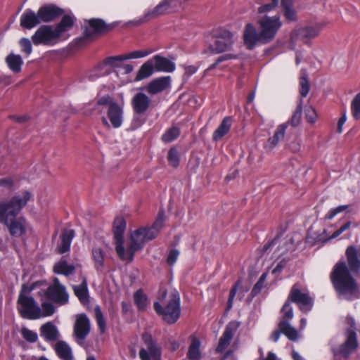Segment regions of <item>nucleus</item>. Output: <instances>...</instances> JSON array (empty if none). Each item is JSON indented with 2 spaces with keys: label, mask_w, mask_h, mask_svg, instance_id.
<instances>
[{
  "label": "nucleus",
  "mask_w": 360,
  "mask_h": 360,
  "mask_svg": "<svg viewBox=\"0 0 360 360\" xmlns=\"http://www.w3.org/2000/svg\"><path fill=\"white\" fill-rule=\"evenodd\" d=\"M345 261L338 262L330 274L331 283L339 295H354L358 292L357 283L352 273H359L360 270V248L349 246L346 249Z\"/></svg>",
  "instance_id": "obj_1"
},
{
  "label": "nucleus",
  "mask_w": 360,
  "mask_h": 360,
  "mask_svg": "<svg viewBox=\"0 0 360 360\" xmlns=\"http://www.w3.org/2000/svg\"><path fill=\"white\" fill-rule=\"evenodd\" d=\"M31 198L29 191L22 192V197L15 195L9 200L0 202V222L8 228L13 237H20L26 232V220L23 217H17Z\"/></svg>",
  "instance_id": "obj_2"
},
{
  "label": "nucleus",
  "mask_w": 360,
  "mask_h": 360,
  "mask_svg": "<svg viewBox=\"0 0 360 360\" xmlns=\"http://www.w3.org/2000/svg\"><path fill=\"white\" fill-rule=\"evenodd\" d=\"M259 32L251 23L246 25L243 32L244 44L249 50L253 49L257 44H266L275 38L282 27L279 15L269 16L264 15L257 20Z\"/></svg>",
  "instance_id": "obj_3"
},
{
  "label": "nucleus",
  "mask_w": 360,
  "mask_h": 360,
  "mask_svg": "<svg viewBox=\"0 0 360 360\" xmlns=\"http://www.w3.org/2000/svg\"><path fill=\"white\" fill-rule=\"evenodd\" d=\"M33 287L29 288L23 284L17 301V309L22 319H38L41 317V310L35 300L30 296Z\"/></svg>",
  "instance_id": "obj_4"
},
{
  "label": "nucleus",
  "mask_w": 360,
  "mask_h": 360,
  "mask_svg": "<svg viewBox=\"0 0 360 360\" xmlns=\"http://www.w3.org/2000/svg\"><path fill=\"white\" fill-rule=\"evenodd\" d=\"M153 308L156 314L161 316L162 319L169 324L177 321L181 315L180 296L178 292H172L164 306L155 302Z\"/></svg>",
  "instance_id": "obj_5"
},
{
  "label": "nucleus",
  "mask_w": 360,
  "mask_h": 360,
  "mask_svg": "<svg viewBox=\"0 0 360 360\" xmlns=\"http://www.w3.org/2000/svg\"><path fill=\"white\" fill-rule=\"evenodd\" d=\"M181 4V0H162L153 9L147 11L140 19L130 22L129 23L139 26L160 16L176 11Z\"/></svg>",
  "instance_id": "obj_6"
},
{
  "label": "nucleus",
  "mask_w": 360,
  "mask_h": 360,
  "mask_svg": "<svg viewBox=\"0 0 360 360\" xmlns=\"http://www.w3.org/2000/svg\"><path fill=\"white\" fill-rule=\"evenodd\" d=\"M116 24H106L100 18H92L88 20V26L84 28L83 36L76 39L78 46H84L89 43L90 39L111 31Z\"/></svg>",
  "instance_id": "obj_7"
},
{
  "label": "nucleus",
  "mask_w": 360,
  "mask_h": 360,
  "mask_svg": "<svg viewBox=\"0 0 360 360\" xmlns=\"http://www.w3.org/2000/svg\"><path fill=\"white\" fill-rule=\"evenodd\" d=\"M154 239V235H150L146 227H141L134 231L131 235L130 244L127 250L124 248V254L118 255L123 260L131 262L136 252L142 249L144 244Z\"/></svg>",
  "instance_id": "obj_8"
},
{
  "label": "nucleus",
  "mask_w": 360,
  "mask_h": 360,
  "mask_svg": "<svg viewBox=\"0 0 360 360\" xmlns=\"http://www.w3.org/2000/svg\"><path fill=\"white\" fill-rule=\"evenodd\" d=\"M233 44L232 32L224 28H219L213 31L210 49L214 53H221L230 51Z\"/></svg>",
  "instance_id": "obj_9"
},
{
  "label": "nucleus",
  "mask_w": 360,
  "mask_h": 360,
  "mask_svg": "<svg viewBox=\"0 0 360 360\" xmlns=\"http://www.w3.org/2000/svg\"><path fill=\"white\" fill-rule=\"evenodd\" d=\"M287 300L297 304L300 309L304 312L310 311L314 304L309 292L307 290H301L297 283L292 286Z\"/></svg>",
  "instance_id": "obj_10"
},
{
  "label": "nucleus",
  "mask_w": 360,
  "mask_h": 360,
  "mask_svg": "<svg viewBox=\"0 0 360 360\" xmlns=\"http://www.w3.org/2000/svg\"><path fill=\"white\" fill-rule=\"evenodd\" d=\"M346 340L338 347H333V360H342L338 357L341 356L344 358H348L349 355L358 347V341L356 332L352 329H347L346 333Z\"/></svg>",
  "instance_id": "obj_11"
},
{
  "label": "nucleus",
  "mask_w": 360,
  "mask_h": 360,
  "mask_svg": "<svg viewBox=\"0 0 360 360\" xmlns=\"http://www.w3.org/2000/svg\"><path fill=\"white\" fill-rule=\"evenodd\" d=\"M60 36L55 27L52 25H44L40 26L32 36V41L34 45H53L56 44Z\"/></svg>",
  "instance_id": "obj_12"
},
{
  "label": "nucleus",
  "mask_w": 360,
  "mask_h": 360,
  "mask_svg": "<svg viewBox=\"0 0 360 360\" xmlns=\"http://www.w3.org/2000/svg\"><path fill=\"white\" fill-rule=\"evenodd\" d=\"M44 295L47 300L60 305L67 304L69 299L65 287L60 284L58 278L53 279V283L45 290Z\"/></svg>",
  "instance_id": "obj_13"
},
{
  "label": "nucleus",
  "mask_w": 360,
  "mask_h": 360,
  "mask_svg": "<svg viewBox=\"0 0 360 360\" xmlns=\"http://www.w3.org/2000/svg\"><path fill=\"white\" fill-rule=\"evenodd\" d=\"M141 338L146 349L141 348L140 349V359L141 360H151V359L154 360L159 359L161 356V349L158 346L157 341L147 332L143 333Z\"/></svg>",
  "instance_id": "obj_14"
},
{
  "label": "nucleus",
  "mask_w": 360,
  "mask_h": 360,
  "mask_svg": "<svg viewBox=\"0 0 360 360\" xmlns=\"http://www.w3.org/2000/svg\"><path fill=\"white\" fill-rule=\"evenodd\" d=\"M318 34V30L313 27L295 28L290 33V47L291 49H295L297 41L300 40L306 43L307 40L316 37Z\"/></svg>",
  "instance_id": "obj_15"
},
{
  "label": "nucleus",
  "mask_w": 360,
  "mask_h": 360,
  "mask_svg": "<svg viewBox=\"0 0 360 360\" xmlns=\"http://www.w3.org/2000/svg\"><path fill=\"white\" fill-rule=\"evenodd\" d=\"M240 326V323L236 321H232L226 325L216 348V352L217 353H222L225 349L229 346L235 333L237 331Z\"/></svg>",
  "instance_id": "obj_16"
},
{
  "label": "nucleus",
  "mask_w": 360,
  "mask_h": 360,
  "mask_svg": "<svg viewBox=\"0 0 360 360\" xmlns=\"http://www.w3.org/2000/svg\"><path fill=\"white\" fill-rule=\"evenodd\" d=\"M126 229V221L124 217H117L113 222V233L115 240V250L117 255L124 254L123 234Z\"/></svg>",
  "instance_id": "obj_17"
},
{
  "label": "nucleus",
  "mask_w": 360,
  "mask_h": 360,
  "mask_svg": "<svg viewBox=\"0 0 360 360\" xmlns=\"http://www.w3.org/2000/svg\"><path fill=\"white\" fill-rule=\"evenodd\" d=\"M131 104L134 114L141 115L150 108L151 100L145 93L138 92L131 98Z\"/></svg>",
  "instance_id": "obj_18"
},
{
  "label": "nucleus",
  "mask_w": 360,
  "mask_h": 360,
  "mask_svg": "<svg viewBox=\"0 0 360 360\" xmlns=\"http://www.w3.org/2000/svg\"><path fill=\"white\" fill-rule=\"evenodd\" d=\"M64 10L54 4H45L39 10V17L42 22H49L55 20L64 13Z\"/></svg>",
  "instance_id": "obj_19"
},
{
  "label": "nucleus",
  "mask_w": 360,
  "mask_h": 360,
  "mask_svg": "<svg viewBox=\"0 0 360 360\" xmlns=\"http://www.w3.org/2000/svg\"><path fill=\"white\" fill-rule=\"evenodd\" d=\"M171 80L170 76L155 78L147 84L146 90L150 95L160 94L170 87Z\"/></svg>",
  "instance_id": "obj_20"
},
{
  "label": "nucleus",
  "mask_w": 360,
  "mask_h": 360,
  "mask_svg": "<svg viewBox=\"0 0 360 360\" xmlns=\"http://www.w3.org/2000/svg\"><path fill=\"white\" fill-rule=\"evenodd\" d=\"M90 332V321L85 314L77 316L74 326V333L77 338L83 340Z\"/></svg>",
  "instance_id": "obj_21"
},
{
  "label": "nucleus",
  "mask_w": 360,
  "mask_h": 360,
  "mask_svg": "<svg viewBox=\"0 0 360 360\" xmlns=\"http://www.w3.org/2000/svg\"><path fill=\"white\" fill-rule=\"evenodd\" d=\"M152 53V51H134L125 55L112 56L105 59V63L111 66L117 67L118 62L124 60L143 58Z\"/></svg>",
  "instance_id": "obj_22"
},
{
  "label": "nucleus",
  "mask_w": 360,
  "mask_h": 360,
  "mask_svg": "<svg viewBox=\"0 0 360 360\" xmlns=\"http://www.w3.org/2000/svg\"><path fill=\"white\" fill-rule=\"evenodd\" d=\"M108 118L114 128L120 127L123 121V109L117 103H112L107 112Z\"/></svg>",
  "instance_id": "obj_23"
},
{
  "label": "nucleus",
  "mask_w": 360,
  "mask_h": 360,
  "mask_svg": "<svg viewBox=\"0 0 360 360\" xmlns=\"http://www.w3.org/2000/svg\"><path fill=\"white\" fill-rule=\"evenodd\" d=\"M39 13H34L31 9H27L21 15L20 23V26L25 29L31 30L41 22Z\"/></svg>",
  "instance_id": "obj_24"
},
{
  "label": "nucleus",
  "mask_w": 360,
  "mask_h": 360,
  "mask_svg": "<svg viewBox=\"0 0 360 360\" xmlns=\"http://www.w3.org/2000/svg\"><path fill=\"white\" fill-rule=\"evenodd\" d=\"M150 59L155 72H172L176 68L174 62L160 55H155Z\"/></svg>",
  "instance_id": "obj_25"
},
{
  "label": "nucleus",
  "mask_w": 360,
  "mask_h": 360,
  "mask_svg": "<svg viewBox=\"0 0 360 360\" xmlns=\"http://www.w3.org/2000/svg\"><path fill=\"white\" fill-rule=\"evenodd\" d=\"M40 335L47 342L56 341L59 338V332L57 327L51 321H49L39 328Z\"/></svg>",
  "instance_id": "obj_26"
},
{
  "label": "nucleus",
  "mask_w": 360,
  "mask_h": 360,
  "mask_svg": "<svg viewBox=\"0 0 360 360\" xmlns=\"http://www.w3.org/2000/svg\"><path fill=\"white\" fill-rule=\"evenodd\" d=\"M233 122L232 117L230 116L225 117L219 126L214 131L212 135V141L217 142L221 140L225 135H226L231 127Z\"/></svg>",
  "instance_id": "obj_27"
},
{
  "label": "nucleus",
  "mask_w": 360,
  "mask_h": 360,
  "mask_svg": "<svg viewBox=\"0 0 360 360\" xmlns=\"http://www.w3.org/2000/svg\"><path fill=\"white\" fill-rule=\"evenodd\" d=\"M294 0H281V7L283 16L288 22H297V11L293 7Z\"/></svg>",
  "instance_id": "obj_28"
},
{
  "label": "nucleus",
  "mask_w": 360,
  "mask_h": 360,
  "mask_svg": "<svg viewBox=\"0 0 360 360\" xmlns=\"http://www.w3.org/2000/svg\"><path fill=\"white\" fill-rule=\"evenodd\" d=\"M75 236V231L72 229H65L63 231L60 238V243L57 247L58 252L63 254L70 250L72 240Z\"/></svg>",
  "instance_id": "obj_29"
},
{
  "label": "nucleus",
  "mask_w": 360,
  "mask_h": 360,
  "mask_svg": "<svg viewBox=\"0 0 360 360\" xmlns=\"http://www.w3.org/2000/svg\"><path fill=\"white\" fill-rule=\"evenodd\" d=\"M54 349L61 360L74 359L72 349L66 342L63 340L58 341L54 346Z\"/></svg>",
  "instance_id": "obj_30"
},
{
  "label": "nucleus",
  "mask_w": 360,
  "mask_h": 360,
  "mask_svg": "<svg viewBox=\"0 0 360 360\" xmlns=\"http://www.w3.org/2000/svg\"><path fill=\"white\" fill-rule=\"evenodd\" d=\"M75 295L77 297L80 302L85 305L89 303V292L87 288V281L84 278L80 285H73Z\"/></svg>",
  "instance_id": "obj_31"
},
{
  "label": "nucleus",
  "mask_w": 360,
  "mask_h": 360,
  "mask_svg": "<svg viewBox=\"0 0 360 360\" xmlns=\"http://www.w3.org/2000/svg\"><path fill=\"white\" fill-rule=\"evenodd\" d=\"M5 60L13 73H18L21 71L23 60L20 55L11 53L6 57Z\"/></svg>",
  "instance_id": "obj_32"
},
{
  "label": "nucleus",
  "mask_w": 360,
  "mask_h": 360,
  "mask_svg": "<svg viewBox=\"0 0 360 360\" xmlns=\"http://www.w3.org/2000/svg\"><path fill=\"white\" fill-rule=\"evenodd\" d=\"M200 342L195 336H191V345L188 347L187 357L190 360H200L201 353L200 350Z\"/></svg>",
  "instance_id": "obj_33"
},
{
  "label": "nucleus",
  "mask_w": 360,
  "mask_h": 360,
  "mask_svg": "<svg viewBox=\"0 0 360 360\" xmlns=\"http://www.w3.org/2000/svg\"><path fill=\"white\" fill-rule=\"evenodd\" d=\"M278 327L290 340L296 341L298 339L297 330L293 328L286 320H281Z\"/></svg>",
  "instance_id": "obj_34"
},
{
  "label": "nucleus",
  "mask_w": 360,
  "mask_h": 360,
  "mask_svg": "<svg viewBox=\"0 0 360 360\" xmlns=\"http://www.w3.org/2000/svg\"><path fill=\"white\" fill-rule=\"evenodd\" d=\"M75 266L69 264L66 260H60L56 263L53 266V272L57 274H63L68 276L75 273Z\"/></svg>",
  "instance_id": "obj_35"
},
{
  "label": "nucleus",
  "mask_w": 360,
  "mask_h": 360,
  "mask_svg": "<svg viewBox=\"0 0 360 360\" xmlns=\"http://www.w3.org/2000/svg\"><path fill=\"white\" fill-rule=\"evenodd\" d=\"M154 65L151 61V59L145 62L139 68L137 75L136 76V81H141L143 79L149 77L155 72Z\"/></svg>",
  "instance_id": "obj_36"
},
{
  "label": "nucleus",
  "mask_w": 360,
  "mask_h": 360,
  "mask_svg": "<svg viewBox=\"0 0 360 360\" xmlns=\"http://www.w3.org/2000/svg\"><path fill=\"white\" fill-rule=\"evenodd\" d=\"M75 23V19L70 15H65L63 16L61 20L54 27L61 37L62 34L70 29H71Z\"/></svg>",
  "instance_id": "obj_37"
},
{
  "label": "nucleus",
  "mask_w": 360,
  "mask_h": 360,
  "mask_svg": "<svg viewBox=\"0 0 360 360\" xmlns=\"http://www.w3.org/2000/svg\"><path fill=\"white\" fill-rule=\"evenodd\" d=\"M165 221V214L164 212H160L158 213V215L155 219V221L153 222V225L150 227H146V230L148 231V233L151 235H154V238H156L158 236L160 230L163 226Z\"/></svg>",
  "instance_id": "obj_38"
},
{
  "label": "nucleus",
  "mask_w": 360,
  "mask_h": 360,
  "mask_svg": "<svg viewBox=\"0 0 360 360\" xmlns=\"http://www.w3.org/2000/svg\"><path fill=\"white\" fill-rule=\"evenodd\" d=\"M181 134V129L176 126H172L167 129L162 135L161 140L164 143H170L176 140Z\"/></svg>",
  "instance_id": "obj_39"
},
{
  "label": "nucleus",
  "mask_w": 360,
  "mask_h": 360,
  "mask_svg": "<svg viewBox=\"0 0 360 360\" xmlns=\"http://www.w3.org/2000/svg\"><path fill=\"white\" fill-rule=\"evenodd\" d=\"M92 256L95 262V268L98 271H102L104 266V253L101 248H94Z\"/></svg>",
  "instance_id": "obj_40"
},
{
  "label": "nucleus",
  "mask_w": 360,
  "mask_h": 360,
  "mask_svg": "<svg viewBox=\"0 0 360 360\" xmlns=\"http://www.w3.org/2000/svg\"><path fill=\"white\" fill-rule=\"evenodd\" d=\"M299 83L300 94L302 98L306 97L310 90V83L307 72L303 70L301 71Z\"/></svg>",
  "instance_id": "obj_41"
},
{
  "label": "nucleus",
  "mask_w": 360,
  "mask_h": 360,
  "mask_svg": "<svg viewBox=\"0 0 360 360\" xmlns=\"http://www.w3.org/2000/svg\"><path fill=\"white\" fill-rule=\"evenodd\" d=\"M286 128L287 124H281L277 127L274 136L268 140L271 147H275L280 141L283 139Z\"/></svg>",
  "instance_id": "obj_42"
},
{
  "label": "nucleus",
  "mask_w": 360,
  "mask_h": 360,
  "mask_svg": "<svg viewBox=\"0 0 360 360\" xmlns=\"http://www.w3.org/2000/svg\"><path fill=\"white\" fill-rule=\"evenodd\" d=\"M302 99L301 98L297 105L295 110L294 111L290 119L285 123L287 126L290 124L292 127H295L299 125L302 113Z\"/></svg>",
  "instance_id": "obj_43"
},
{
  "label": "nucleus",
  "mask_w": 360,
  "mask_h": 360,
  "mask_svg": "<svg viewBox=\"0 0 360 360\" xmlns=\"http://www.w3.org/2000/svg\"><path fill=\"white\" fill-rule=\"evenodd\" d=\"M135 304L139 310L143 311L147 307V296L142 289L138 290L134 295Z\"/></svg>",
  "instance_id": "obj_44"
},
{
  "label": "nucleus",
  "mask_w": 360,
  "mask_h": 360,
  "mask_svg": "<svg viewBox=\"0 0 360 360\" xmlns=\"http://www.w3.org/2000/svg\"><path fill=\"white\" fill-rule=\"evenodd\" d=\"M94 314L100 332L103 333L105 331L106 323L103 312L99 306L95 307Z\"/></svg>",
  "instance_id": "obj_45"
},
{
  "label": "nucleus",
  "mask_w": 360,
  "mask_h": 360,
  "mask_svg": "<svg viewBox=\"0 0 360 360\" xmlns=\"http://www.w3.org/2000/svg\"><path fill=\"white\" fill-rule=\"evenodd\" d=\"M20 334L24 340L30 343H34L38 340V335L36 332L22 327L20 330Z\"/></svg>",
  "instance_id": "obj_46"
},
{
  "label": "nucleus",
  "mask_w": 360,
  "mask_h": 360,
  "mask_svg": "<svg viewBox=\"0 0 360 360\" xmlns=\"http://www.w3.org/2000/svg\"><path fill=\"white\" fill-rule=\"evenodd\" d=\"M351 110L354 119L358 120L360 117V92L352 100Z\"/></svg>",
  "instance_id": "obj_47"
},
{
  "label": "nucleus",
  "mask_w": 360,
  "mask_h": 360,
  "mask_svg": "<svg viewBox=\"0 0 360 360\" xmlns=\"http://www.w3.org/2000/svg\"><path fill=\"white\" fill-rule=\"evenodd\" d=\"M167 160L173 167H177L179 165V152L175 148H171L168 152Z\"/></svg>",
  "instance_id": "obj_48"
},
{
  "label": "nucleus",
  "mask_w": 360,
  "mask_h": 360,
  "mask_svg": "<svg viewBox=\"0 0 360 360\" xmlns=\"http://www.w3.org/2000/svg\"><path fill=\"white\" fill-rule=\"evenodd\" d=\"M281 312L283 313V318L281 320H286V321H288L293 318V311L289 301L286 300L281 309Z\"/></svg>",
  "instance_id": "obj_49"
},
{
  "label": "nucleus",
  "mask_w": 360,
  "mask_h": 360,
  "mask_svg": "<svg viewBox=\"0 0 360 360\" xmlns=\"http://www.w3.org/2000/svg\"><path fill=\"white\" fill-rule=\"evenodd\" d=\"M266 277V273L263 274L260 276L259 281L254 285V287L251 291V293H250V295L252 297H255L257 295H258L261 292L262 289L264 287V283L265 282Z\"/></svg>",
  "instance_id": "obj_50"
},
{
  "label": "nucleus",
  "mask_w": 360,
  "mask_h": 360,
  "mask_svg": "<svg viewBox=\"0 0 360 360\" xmlns=\"http://www.w3.org/2000/svg\"><path fill=\"white\" fill-rule=\"evenodd\" d=\"M19 44L21 47L22 52L29 56L32 51V46L31 41L27 38H22L19 41Z\"/></svg>",
  "instance_id": "obj_51"
},
{
  "label": "nucleus",
  "mask_w": 360,
  "mask_h": 360,
  "mask_svg": "<svg viewBox=\"0 0 360 360\" xmlns=\"http://www.w3.org/2000/svg\"><path fill=\"white\" fill-rule=\"evenodd\" d=\"M240 281H238L230 290L229 296V299H228V302H227V306H226L228 311L230 310L233 307V299L237 292V290L240 285Z\"/></svg>",
  "instance_id": "obj_52"
},
{
  "label": "nucleus",
  "mask_w": 360,
  "mask_h": 360,
  "mask_svg": "<svg viewBox=\"0 0 360 360\" xmlns=\"http://www.w3.org/2000/svg\"><path fill=\"white\" fill-rule=\"evenodd\" d=\"M41 316H49L55 312V307L50 302H43L41 304Z\"/></svg>",
  "instance_id": "obj_53"
},
{
  "label": "nucleus",
  "mask_w": 360,
  "mask_h": 360,
  "mask_svg": "<svg viewBox=\"0 0 360 360\" xmlns=\"http://www.w3.org/2000/svg\"><path fill=\"white\" fill-rule=\"evenodd\" d=\"M347 208V205H340L337 207L336 208L330 210L325 216V219H332L337 214L345 211Z\"/></svg>",
  "instance_id": "obj_54"
},
{
  "label": "nucleus",
  "mask_w": 360,
  "mask_h": 360,
  "mask_svg": "<svg viewBox=\"0 0 360 360\" xmlns=\"http://www.w3.org/2000/svg\"><path fill=\"white\" fill-rule=\"evenodd\" d=\"M179 255V251L176 249H172L168 253L167 262L169 265L172 266L176 262Z\"/></svg>",
  "instance_id": "obj_55"
},
{
  "label": "nucleus",
  "mask_w": 360,
  "mask_h": 360,
  "mask_svg": "<svg viewBox=\"0 0 360 360\" xmlns=\"http://www.w3.org/2000/svg\"><path fill=\"white\" fill-rule=\"evenodd\" d=\"M236 58V56L232 54H226V55L221 56L217 59V60L213 64L210 65V67L207 69V71L212 70L214 69L220 63H221L223 61H225V60H229V59H232V58Z\"/></svg>",
  "instance_id": "obj_56"
},
{
  "label": "nucleus",
  "mask_w": 360,
  "mask_h": 360,
  "mask_svg": "<svg viewBox=\"0 0 360 360\" xmlns=\"http://www.w3.org/2000/svg\"><path fill=\"white\" fill-rule=\"evenodd\" d=\"M305 117L307 122L310 123H314L316 120L317 115L314 108L312 107H309L306 109L305 111Z\"/></svg>",
  "instance_id": "obj_57"
},
{
  "label": "nucleus",
  "mask_w": 360,
  "mask_h": 360,
  "mask_svg": "<svg viewBox=\"0 0 360 360\" xmlns=\"http://www.w3.org/2000/svg\"><path fill=\"white\" fill-rule=\"evenodd\" d=\"M276 6H275V4L269 3L264 5H262L258 8V13H264L266 12H269L272 10H274Z\"/></svg>",
  "instance_id": "obj_58"
},
{
  "label": "nucleus",
  "mask_w": 360,
  "mask_h": 360,
  "mask_svg": "<svg viewBox=\"0 0 360 360\" xmlns=\"http://www.w3.org/2000/svg\"><path fill=\"white\" fill-rule=\"evenodd\" d=\"M13 186V181L11 177L0 179V186L11 189Z\"/></svg>",
  "instance_id": "obj_59"
},
{
  "label": "nucleus",
  "mask_w": 360,
  "mask_h": 360,
  "mask_svg": "<svg viewBox=\"0 0 360 360\" xmlns=\"http://www.w3.org/2000/svg\"><path fill=\"white\" fill-rule=\"evenodd\" d=\"M112 103H114V102L112 101V99L110 98V97L109 96H103V97L100 98L97 101L96 104H97V105H108L109 107L110 104Z\"/></svg>",
  "instance_id": "obj_60"
},
{
  "label": "nucleus",
  "mask_w": 360,
  "mask_h": 360,
  "mask_svg": "<svg viewBox=\"0 0 360 360\" xmlns=\"http://www.w3.org/2000/svg\"><path fill=\"white\" fill-rule=\"evenodd\" d=\"M278 240V236H276L272 240H271V241L268 242L266 244H265L262 249V253L268 252L274 245H275L277 243Z\"/></svg>",
  "instance_id": "obj_61"
},
{
  "label": "nucleus",
  "mask_w": 360,
  "mask_h": 360,
  "mask_svg": "<svg viewBox=\"0 0 360 360\" xmlns=\"http://www.w3.org/2000/svg\"><path fill=\"white\" fill-rule=\"evenodd\" d=\"M346 121V117H345V115H344L343 116H342L339 120H338V127H337V131L340 134L342 133V126L343 124H345Z\"/></svg>",
  "instance_id": "obj_62"
},
{
  "label": "nucleus",
  "mask_w": 360,
  "mask_h": 360,
  "mask_svg": "<svg viewBox=\"0 0 360 360\" xmlns=\"http://www.w3.org/2000/svg\"><path fill=\"white\" fill-rule=\"evenodd\" d=\"M281 333H282V331L278 327L277 330L271 333V339L275 342H277L280 338Z\"/></svg>",
  "instance_id": "obj_63"
},
{
  "label": "nucleus",
  "mask_w": 360,
  "mask_h": 360,
  "mask_svg": "<svg viewBox=\"0 0 360 360\" xmlns=\"http://www.w3.org/2000/svg\"><path fill=\"white\" fill-rule=\"evenodd\" d=\"M285 265V262H283V261H281V262H279L276 266V267L273 270V274H276V273H279L282 271V269L284 268Z\"/></svg>",
  "instance_id": "obj_64"
}]
</instances>
